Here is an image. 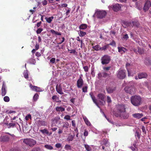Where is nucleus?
Instances as JSON below:
<instances>
[{
	"label": "nucleus",
	"mask_w": 151,
	"mask_h": 151,
	"mask_svg": "<svg viewBox=\"0 0 151 151\" xmlns=\"http://www.w3.org/2000/svg\"><path fill=\"white\" fill-rule=\"evenodd\" d=\"M100 144L101 146L99 147V148L101 147L103 151H110V145L107 140L103 139L100 141Z\"/></svg>",
	"instance_id": "nucleus-1"
},
{
	"label": "nucleus",
	"mask_w": 151,
	"mask_h": 151,
	"mask_svg": "<svg viewBox=\"0 0 151 151\" xmlns=\"http://www.w3.org/2000/svg\"><path fill=\"white\" fill-rule=\"evenodd\" d=\"M131 100L132 104L135 106H138L142 103V99L139 96H132Z\"/></svg>",
	"instance_id": "nucleus-2"
},
{
	"label": "nucleus",
	"mask_w": 151,
	"mask_h": 151,
	"mask_svg": "<svg viewBox=\"0 0 151 151\" xmlns=\"http://www.w3.org/2000/svg\"><path fill=\"white\" fill-rule=\"evenodd\" d=\"M133 84L132 82H130L128 83V86L125 88L124 90L126 93L132 95L135 93V90Z\"/></svg>",
	"instance_id": "nucleus-3"
},
{
	"label": "nucleus",
	"mask_w": 151,
	"mask_h": 151,
	"mask_svg": "<svg viewBox=\"0 0 151 151\" xmlns=\"http://www.w3.org/2000/svg\"><path fill=\"white\" fill-rule=\"evenodd\" d=\"M117 111H113V113L114 115L115 116V114H121L122 113H124L126 111V108L125 106L123 104H119L117 106Z\"/></svg>",
	"instance_id": "nucleus-4"
},
{
	"label": "nucleus",
	"mask_w": 151,
	"mask_h": 151,
	"mask_svg": "<svg viewBox=\"0 0 151 151\" xmlns=\"http://www.w3.org/2000/svg\"><path fill=\"white\" fill-rule=\"evenodd\" d=\"M23 142L30 147L35 145L36 143V141L35 140L29 138L24 139Z\"/></svg>",
	"instance_id": "nucleus-5"
},
{
	"label": "nucleus",
	"mask_w": 151,
	"mask_h": 151,
	"mask_svg": "<svg viewBox=\"0 0 151 151\" xmlns=\"http://www.w3.org/2000/svg\"><path fill=\"white\" fill-rule=\"evenodd\" d=\"M117 76L120 79H124L126 76L125 70L119 69L117 72Z\"/></svg>",
	"instance_id": "nucleus-6"
},
{
	"label": "nucleus",
	"mask_w": 151,
	"mask_h": 151,
	"mask_svg": "<svg viewBox=\"0 0 151 151\" xmlns=\"http://www.w3.org/2000/svg\"><path fill=\"white\" fill-rule=\"evenodd\" d=\"M111 60L110 57L107 55H105L101 58V63L102 65L108 64Z\"/></svg>",
	"instance_id": "nucleus-7"
},
{
	"label": "nucleus",
	"mask_w": 151,
	"mask_h": 151,
	"mask_svg": "<svg viewBox=\"0 0 151 151\" xmlns=\"http://www.w3.org/2000/svg\"><path fill=\"white\" fill-rule=\"evenodd\" d=\"M52 123L51 127L56 126V124H60L61 123L60 121V118L59 116H57L54 118L51 119Z\"/></svg>",
	"instance_id": "nucleus-8"
},
{
	"label": "nucleus",
	"mask_w": 151,
	"mask_h": 151,
	"mask_svg": "<svg viewBox=\"0 0 151 151\" xmlns=\"http://www.w3.org/2000/svg\"><path fill=\"white\" fill-rule=\"evenodd\" d=\"M132 25L131 22H126L125 24L127 26H128L130 27H133V26L136 27L137 28L139 27L140 24L138 21H133L132 22Z\"/></svg>",
	"instance_id": "nucleus-9"
},
{
	"label": "nucleus",
	"mask_w": 151,
	"mask_h": 151,
	"mask_svg": "<svg viewBox=\"0 0 151 151\" xmlns=\"http://www.w3.org/2000/svg\"><path fill=\"white\" fill-rule=\"evenodd\" d=\"M96 14L98 18L102 19L106 16L107 13L105 11H98L96 12Z\"/></svg>",
	"instance_id": "nucleus-10"
},
{
	"label": "nucleus",
	"mask_w": 151,
	"mask_h": 151,
	"mask_svg": "<svg viewBox=\"0 0 151 151\" xmlns=\"http://www.w3.org/2000/svg\"><path fill=\"white\" fill-rule=\"evenodd\" d=\"M129 115L128 113H126V111L122 113L121 114H115V116L116 117H119L124 119H127L129 117Z\"/></svg>",
	"instance_id": "nucleus-11"
},
{
	"label": "nucleus",
	"mask_w": 151,
	"mask_h": 151,
	"mask_svg": "<svg viewBox=\"0 0 151 151\" xmlns=\"http://www.w3.org/2000/svg\"><path fill=\"white\" fill-rule=\"evenodd\" d=\"M82 75H81L79 77V78L78 80L77 81V86L78 88H81L83 84V81L82 78Z\"/></svg>",
	"instance_id": "nucleus-12"
},
{
	"label": "nucleus",
	"mask_w": 151,
	"mask_h": 151,
	"mask_svg": "<svg viewBox=\"0 0 151 151\" xmlns=\"http://www.w3.org/2000/svg\"><path fill=\"white\" fill-rule=\"evenodd\" d=\"M151 6V3L149 1H147L144 4V6L143 8V10L146 12L149 9Z\"/></svg>",
	"instance_id": "nucleus-13"
},
{
	"label": "nucleus",
	"mask_w": 151,
	"mask_h": 151,
	"mask_svg": "<svg viewBox=\"0 0 151 151\" xmlns=\"http://www.w3.org/2000/svg\"><path fill=\"white\" fill-rule=\"evenodd\" d=\"M97 96L99 99L100 100V101L101 104L104 105L103 101L104 102L105 101V96L103 94L100 93L98 94Z\"/></svg>",
	"instance_id": "nucleus-14"
},
{
	"label": "nucleus",
	"mask_w": 151,
	"mask_h": 151,
	"mask_svg": "<svg viewBox=\"0 0 151 151\" xmlns=\"http://www.w3.org/2000/svg\"><path fill=\"white\" fill-rule=\"evenodd\" d=\"M56 89L57 92L60 94H63L64 93L63 92L62 88L60 84H57L56 87Z\"/></svg>",
	"instance_id": "nucleus-15"
},
{
	"label": "nucleus",
	"mask_w": 151,
	"mask_h": 151,
	"mask_svg": "<svg viewBox=\"0 0 151 151\" xmlns=\"http://www.w3.org/2000/svg\"><path fill=\"white\" fill-rule=\"evenodd\" d=\"M130 64L128 63H127L126 64V67L128 72V76H133L136 73V71H135L134 73H131L128 67L130 66Z\"/></svg>",
	"instance_id": "nucleus-16"
},
{
	"label": "nucleus",
	"mask_w": 151,
	"mask_h": 151,
	"mask_svg": "<svg viewBox=\"0 0 151 151\" xmlns=\"http://www.w3.org/2000/svg\"><path fill=\"white\" fill-rule=\"evenodd\" d=\"M147 76V74L144 72L139 73L138 74V77L139 79H141L143 78H146Z\"/></svg>",
	"instance_id": "nucleus-17"
},
{
	"label": "nucleus",
	"mask_w": 151,
	"mask_h": 151,
	"mask_svg": "<svg viewBox=\"0 0 151 151\" xmlns=\"http://www.w3.org/2000/svg\"><path fill=\"white\" fill-rule=\"evenodd\" d=\"M121 8V6L119 4H116L113 5V9L115 12H117L120 10Z\"/></svg>",
	"instance_id": "nucleus-18"
},
{
	"label": "nucleus",
	"mask_w": 151,
	"mask_h": 151,
	"mask_svg": "<svg viewBox=\"0 0 151 151\" xmlns=\"http://www.w3.org/2000/svg\"><path fill=\"white\" fill-rule=\"evenodd\" d=\"M9 139V137L6 135L1 136L0 137V141L2 142L8 141Z\"/></svg>",
	"instance_id": "nucleus-19"
},
{
	"label": "nucleus",
	"mask_w": 151,
	"mask_h": 151,
	"mask_svg": "<svg viewBox=\"0 0 151 151\" xmlns=\"http://www.w3.org/2000/svg\"><path fill=\"white\" fill-rule=\"evenodd\" d=\"M118 52L121 53V54L125 53L127 50L124 47H118Z\"/></svg>",
	"instance_id": "nucleus-20"
},
{
	"label": "nucleus",
	"mask_w": 151,
	"mask_h": 151,
	"mask_svg": "<svg viewBox=\"0 0 151 151\" xmlns=\"http://www.w3.org/2000/svg\"><path fill=\"white\" fill-rule=\"evenodd\" d=\"M6 90L5 88V86L4 83H3L1 88V94L2 96H4L6 93Z\"/></svg>",
	"instance_id": "nucleus-21"
},
{
	"label": "nucleus",
	"mask_w": 151,
	"mask_h": 151,
	"mask_svg": "<svg viewBox=\"0 0 151 151\" xmlns=\"http://www.w3.org/2000/svg\"><path fill=\"white\" fill-rule=\"evenodd\" d=\"M37 123L39 125L46 126L47 125V123L45 121L42 120H39L37 121Z\"/></svg>",
	"instance_id": "nucleus-22"
},
{
	"label": "nucleus",
	"mask_w": 151,
	"mask_h": 151,
	"mask_svg": "<svg viewBox=\"0 0 151 151\" xmlns=\"http://www.w3.org/2000/svg\"><path fill=\"white\" fill-rule=\"evenodd\" d=\"M115 89V88L114 87H109L106 89L107 92L109 93H113Z\"/></svg>",
	"instance_id": "nucleus-23"
},
{
	"label": "nucleus",
	"mask_w": 151,
	"mask_h": 151,
	"mask_svg": "<svg viewBox=\"0 0 151 151\" xmlns=\"http://www.w3.org/2000/svg\"><path fill=\"white\" fill-rule=\"evenodd\" d=\"M132 116L134 118L139 119L142 117L143 114L142 113L134 114H132Z\"/></svg>",
	"instance_id": "nucleus-24"
},
{
	"label": "nucleus",
	"mask_w": 151,
	"mask_h": 151,
	"mask_svg": "<svg viewBox=\"0 0 151 151\" xmlns=\"http://www.w3.org/2000/svg\"><path fill=\"white\" fill-rule=\"evenodd\" d=\"M55 110L57 112H63L65 111V109L60 106H58L55 108Z\"/></svg>",
	"instance_id": "nucleus-25"
},
{
	"label": "nucleus",
	"mask_w": 151,
	"mask_h": 151,
	"mask_svg": "<svg viewBox=\"0 0 151 151\" xmlns=\"http://www.w3.org/2000/svg\"><path fill=\"white\" fill-rule=\"evenodd\" d=\"M88 27V25L87 24H81L79 27V29H86Z\"/></svg>",
	"instance_id": "nucleus-26"
},
{
	"label": "nucleus",
	"mask_w": 151,
	"mask_h": 151,
	"mask_svg": "<svg viewBox=\"0 0 151 151\" xmlns=\"http://www.w3.org/2000/svg\"><path fill=\"white\" fill-rule=\"evenodd\" d=\"M40 131L43 134L46 133L47 134H49V135H50L52 134V132L49 133V131L46 129L41 130Z\"/></svg>",
	"instance_id": "nucleus-27"
},
{
	"label": "nucleus",
	"mask_w": 151,
	"mask_h": 151,
	"mask_svg": "<svg viewBox=\"0 0 151 151\" xmlns=\"http://www.w3.org/2000/svg\"><path fill=\"white\" fill-rule=\"evenodd\" d=\"M6 124L7 125V128H13L16 125V124L15 123H10L9 124L6 123Z\"/></svg>",
	"instance_id": "nucleus-28"
},
{
	"label": "nucleus",
	"mask_w": 151,
	"mask_h": 151,
	"mask_svg": "<svg viewBox=\"0 0 151 151\" xmlns=\"http://www.w3.org/2000/svg\"><path fill=\"white\" fill-rule=\"evenodd\" d=\"M54 19V17L52 16L49 18L46 17L45 18V19L46 20V22L49 23H51L52 19Z\"/></svg>",
	"instance_id": "nucleus-29"
},
{
	"label": "nucleus",
	"mask_w": 151,
	"mask_h": 151,
	"mask_svg": "<svg viewBox=\"0 0 151 151\" xmlns=\"http://www.w3.org/2000/svg\"><path fill=\"white\" fill-rule=\"evenodd\" d=\"M83 119L86 124L87 125L89 126H90L91 125V123L86 117H84Z\"/></svg>",
	"instance_id": "nucleus-30"
},
{
	"label": "nucleus",
	"mask_w": 151,
	"mask_h": 151,
	"mask_svg": "<svg viewBox=\"0 0 151 151\" xmlns=\"http://www.w3.org/2000/svg\"><path fill=\"white\" fill-rule=\"evenodd\" d=\"M84 147L87 151H91L92 150L91 147L87 144H84Z\"/></svg>",
	"instance_id": "nucleus-31"
},
{
	"label": "nucleus",
	"mask_w": 151,
	"mask_h": 151,
	"mask_svg": "<svg viewBox=\"0 0 151 151\" xmlns=\"http://www.w3.org/2000/svg\"><path fill=\"white\" fill-rule=\"evenodd\" d=\"M92 48L96 51H99L101 50V46L99 45H97L95 46L92 47Z\"/></svg>",
	"instance_id": "nucleus-32"
},
{
	"label": "nucleus",
	"mask_w": 151,
	"mask_h": 151,
	"mask_svg": "<svg viewBox=\"0 0 151 151\" xmlns=\"http://www.w3.org/2000/svg\"><path fill=\"white\" fill-rule=\"evenodd\" d=\"M90 95H91V97L93 102L96 105L98 106V104L97 102V100L96 99L95 96L93 95L90 94Z\"/></svg>",
	"instance_id": "nucleus-33"
},
{
	"label": "nucleus",
	"mask_w": 151,
	"mask_h": 151,
	"mask_svg": "<svg viewBox=\"0 0 151 151\" xmlns=\"http://www.w3.org/2000/svg\"><path fill=\"white\" fill-rule=\"evenodd\" d=\"M44 147L46 149L49 150H52L53 149V147L50 145H45Z\"/></svg>",
	"instance_id": "nucleus-34"
},
{
	"label": "nucleus",
	"mask_w": 151,
	"mask_h": 151,
	"mask_svg": "<svg viewBox=\"0 0 151 151\" xmlns=\"http://www.w3.org/2000/svg\"><path fill=\"white\" fill-rule=\"evenodd\" d=\"M74 139V136L72 135H69L68 138H67V141L69 142L70 141H72Z\"/></svg>",
	"instance_id": "nucleus-35"
},
{
	"label": "nucleus",
	"mask_w": 151,
	"mask_h": 151,
	"mask_svg": "<svg viewBox=\"0 0 151 151\" xmlns=\"http://www.w3.org/2000/svg\"><path fill=\"white\" fill-rule=\"evenodd\" d=\"M138 52L140 54H142L144 53V49L140 48H138Z\"/></svg>",
	"instance_id": "nucleus-36"
},
{
	"label": "nucleus",
	"mask_w": 151,
	"mask_h": 151,
	"mask_svg": "<svg viewBox=\"0 0 151 151\" xmlns=\"http://www.w3.org/2000/svg\"><path fill=\"white\" fill-rule=\"evenodd\" d=\"M79 34L80 37H83L86 35V33L81 30L79 31Z\"/></svg>",
	"instance_id": "nucleus-37"
},
{
	"label": "nucleus",
	"mask_w": 151,
	"mask_h": 151,
	"mask_svg": "<svg viewBox=\"0 0 151 151\" xmlns=\"http://www.w3.org/2000/svg\"><path fill=\"white\" fill-rule=\"evenodd\" d=\"M136 7H137V9H138L139 10H141L142 9V4L141 3H139V5H138V4H136Z\"/></svg>",
	"instance_id": "nucleus-38"
},
{
	"label": "nucleus",
	"mask_w": 151,
	"mask_h": 151,
	"mask_svg": "<svg viewBox=\"0 0 151 151\" xmlns=\"http://www.w3.org/2000/svg\"><path fill=\"white\" fill-rule=\"evenodd\" d=\"M88 87L87 85L83 86L82 88V90L83 92L86 93L87 91V89Z\"/></svg>",
	"instance_id": "nucleus-39"
},
{
	"label": "nucleus",
	"mask_w": 151,
	"mask_h": 151,
	"mask_svg": "<svg viewBox=\"0 0 151 151\" xmlns=\"http://www.w3.org/2000/svg\"><path fill=\"white\" fill-rule=\"evenodd\" d=\"M40 89V88L34 86L33 87V89L32 90L35 91H39Z\"/></svg>",
	"instance_id": "nucleus-40"
},
{
	"label": "nucleus",
	"mask_w": 151,
	"mask_h": 151,
	"mask_svg": "<svg viewBox=\"0 0 151 151\" xmlns=\"http://www.w3.org/2000/svg\"><path fill=\"white\" fill-rule=\"evenodd\" d=\"M69 124L68 122H64L63 125V127H65L66 128H68L69 127Z\"/></svg>",
	"instance_id": "nucleus-41"
},
{
	"label": "nucleus",
	"mask_w": 151,
	"mask_h": 151,
	"mask_svg": "<svg viewBox=\"0 0 151 151\" xmlns=\"http://www.w3.org/2000/svg\"><path fill=\"white\" fill-rule=\"evenodd\" d=\"M107 45L108 46L109 45H110L113 47H115L116 43L115 42L114 40H113L110 43Z\"/></svg>",
	"instance_id": "nucleus-42"
},
{
	"label": "nucleus",
	"mask_w": 151,
	"mask_h": 151,
	"mask_svg": "<svg viewBox=\"0 0 151 151\" xmlns=\"http://www.w3.org/2000/svg\"><path fill=\"white\" fill-rule=\"evenodd\" d=\"M39 95L38 94L36 93L33 97V99L35 101H36L38 98Z\"/></svg>",
	"instance_id": "nucleus-43"
},
{
	"label": "nucleus",
	"mask_w": 151,
	"mask_h": 151,
	"mask_svg": "<svg viewBox=\"0 0 151 151\" xmlns=\"http://www.w3.org/2000/svg\"><path fill=\"white\" fill-rule=\"evenodd\" d=\"M4 101L6 102H8L9 101V97L8 96H5L4 98Z\"/></svg>",
	"instance_id": "nucleus-44"
},
{
	"label": "nucleus",
	"mask_w": 151,
	"mask_h": 151,
	"mask_svg": "<svg viewBox=\"0 0 151 151\" xmlns=\"http://www.w3.org/2000/svg\"><path fill=\"white\" fill-rule=\"evenodd\" d=\"M43 29L42 28H39L36 31V33L37 34H39L43 31Z\"/></svg>",
	"instance_id": "nucleus-45"
},
{
	"label": "nucleus",
	"mask_w": 151,
	"mask_h": 151,
	"mask_svg": "<svg viewBox=\"0 0 151 151\" xmlns=\"http://www.w3.org/2000/svg\"><path fill=\"white\" fill-rule=\"evenodd\" d=\"M103 76V77L104 78H106L107 76H109V74L108 73H105V72H103L102 73Z\"/></svg>",
	"instance_id": "nucleus-46"
},
{
	"label": "nucleus",
	"mask_w": 151,
	"mask_h": 151,
	"mask_svg": "<svg viewBox=\"0 0 151 151\" xmlns=\"http://www.w3.org/2000/svg\"><path fill=\"white\" fill-rule=\"evenodd\" d=\"M24 76L26 79H27L28 78V74L27 72H24Z\"/></svg>",
	"instance_id": "nucleus-47"
},
{
	"label": "nucleus",
	"mask_w": 151,
	"mask_h": 151,
	"mask_svg": "<svg viewBox=\"0 0 151 151\" xmlns=\"http://www.w3.org/2000/svg\"><path fill=\"white\" fill-rule=\"evenodd\" d=\"M55 58H52L50 60V63L52 64L55 63Z\"/></svg>",
	"instance_id": "nucleus-48"
},
{
	"label": "nucleus",
	"mask_w": 151,
	"mask_h": 151,
	"mask_svg": "<svg viewBox=\"0 0 151 151\" xmlns=\"http://www.w3.org/2000/svg\"><path fill=\"white\" fill-rule=\"evenodd\" d=\"M52 99L56 101L57 100H59V98L57 96H53L52 97Z\"/></svg>",
	"instance_id": "nucleus-49"
},
{
	"label": "nucleus",
	"mask_w": 151,
	"mask_h": 151,
	"mask_svg": "<svg viewBox=\"0 0 151 151\" xmlns=\"http://www.w3.org/2000/svg\"><path fill=\"white\" fill-rule=\"evenodd\" d=\"M65 148L67 150H70L71 149V146L68 145H66L65 146Z\"/></svg>",
	"instance_id": "nucleus-50"
},
{
	"label": "nucleus",
	"mask_w": 151,
	"mask_h": 151,
	"mask_svg": "<svg viewBox=\"0 0 151 151\" xmlns=\"http://www.w3.org/2000/svg\"><path fill=\"white\" fill-rule=\"evenodd\" d=\"M64 119L66 120H70V116L68 115H66L64 116Z\"/></svg>",
	"instance_id": "nucleus-51"
},
{
	"label": "nucleus",
	"mask_w": 151,
	"mask_h": 151,
	"mask_svg": "<svg viewBox=\"0 0 151 151\" xmlns=\"http://www.w3.org/2000/svg\"><path fill=\"white\" fill-rule=\"evenodd\" d=\"M25 119L26 120H28L29 119H31V115L30 114H28L27 116H25Z\"/></svg>",
	"instance_id": "nucleus-52"
},
{
	"label": "nucleus",
	"mask_w": 151,
	"mask_h": 151,
	"mask_svg": "<svg viewBox=\"0 0 151 151\" xmlns=\"http://www.w3.org/2000/svg\"><path fill=\"white\" fill-rule=\"evenodd\" d=\"M36 7H34L33 8V9H30L29 10V12L31 13L32 14H33L34 12L35 11V9H36Z\"/></svg>",
	"instance_id": "nucleus-53"
},
{
	"label": "nucleus",
	"mask_w": 151,
	"mask_h": 151,
	"mask_svg": "<svg viewBox=\"0 0 151 151\" xmlns=\"http://www.w3.org/2000/svg\"><path fill=\"white\" fill-rule=\"evenodd\" d=\"M55 147L58 148H59L61 147V145L60 143H58L55 144Z\"/></svg>",
	"instance_id": "nucleus-54"
},
{
	"label": "nucleus",
	"mask_w": 151,
	"mask_h": 151,
	"mask_svg": "<svg viewBox=\"0 0 151 151\" xmlns=\"http://www.w3.org/2000/svg\"><path fill=\"white\" fill-rule=\"evenodd\" d=\"M108 45H105L104 46L101 47V50H106L107 48L108 47Z\"/></svg>",
	"instance_id": "nucleus-55"
},
{
	"label": "nucleus",
	"mask_w": 151,
	"mask_h": 151,
	"mask_svg": "<svg viewBox=\"0 0 151 151\" xmlns=\"http://www.w3.org/2000/svg\"><path fill=\"white\" fill-rule=\"evenodd\" d=\"M123 38L125 40H127L129 38V37L127 34H125L123 35Z\"/></svg>",
	"instance_id": "nucleus-56"
},
{
	"label": "nucleus",
	"mask_w": 151,
	"mask_h": 151,
	"mask_svg": "<svg viewBox=\"0 0 151 151\" xmlns=\"http://www.w3.org/2000/svg\"><path fill=\"white\" fill-rule=\"evenodd\" d=\"M47 1L46 0H44L42 1V4L43 6H45L47 4Z\"/></svg>",
	"instance_id": "nucleus-57"
},
{
	"label": "nucleus",
	"mask_w": 151,
	"mask_h": 151,
	"mask_svg": "<svg viewBox=\"0 0 151 151\" xmlns=\"http://www.w3.org/2000/svg\"><path fill=\"white\" fill-rule=\"evenodd\" d=\"M107 102L108 103H110L111 102V98L109 96H107Z\"/></svg>",
	"instance_id": "nucleus-58"
},
{
	"label": "nucleus",
	"mask_w": 151,
	"mask_h": 151,
	"mask_svg": "<svg viewBox=\"0 0 151 151\" xmlns=\"http://www.w3.org/2000/svg\"><path fill=\"white\" fill-rule=\"evenodd\" d=\"M83 68L84 70L86 72H87L88 71V66H85L83 67Z\"/></svg>",
	"instance_id": "nucleus-59"
},
{
	"label": "nucleus",
	"mask_w": 151,
	"mask_h": 151,
	"mask_svg": "<svg viewBox=\"0 0 151 151\" xmlns=\"http://www.w3.org/2000/svg\"><path fill=\"white\" fill-rule=\"evenodd\" d=\"M65 10H67V11L66 12V15H68L70 12V9L69 8H68L67 9H65Z\"/></svg>",
	"instance_id": "nucleus-60"
},
{
	"label": "nucleus",
	"mask_w": 151,
	"mask_h": 151,
	"mask_svg": "<svg viewBox=\"0 0 151 151\" xmlns=\"http://www.w3.org/2000/svg\"><path fill=\"white\" fill-rule=\"evenodd\" d=\"M88 134V132L87 130H85L84 133V135L85 137L87 136Z\"/></svg>",
	"instance_id": "nucleus-61"
},
{
	"label": "nucleus",
	"mask_w": 151,
	"mask_h": 151,
	"mask_svg": "<svg viewBox=\"0 0 151 151\" xmlns=\"http://www.w3.org/2000/svg\"><path fill=\"white\" fill-rule=\"evenodd\" d=\"M71 122L72 124V125L74 127H76V123H75V121L74 120H73L71 121Z\"/></svg>",
	"instance_id": "nucleus-62"
},
{
	"label": "nucleus",
	"mask_w": 151,
	"mask_h": 151,
	"mask_svg": "<svg viewBox=\"0 0 151 151\" xmlns=\"http://www.w3.org/2000/svg\"><path fill=\"white\" fill-rule=\"evenodd\" d=\"M142 132L145 133H146V131L145 129V127L144 126H142Z\"/></svg>",
	"instance_id": "nucleus-63"
},
{
	"label": "nucleus",
	"mask_w": 151,
	"mask_h": 151,
	"mask_svg": "<svg viewBox=\"0 0 151 151\" xmlns=\"http://www.w3.org/2000/svg\"><path fill=\"white\" fill-rule=\"evenodd\" d=\"M102 73H99L98 74V78L99 79H100L101 77H103V76L102 75Z\"/></svg>",
	"instance_id": "nucleus-64"
}]
</instances>
